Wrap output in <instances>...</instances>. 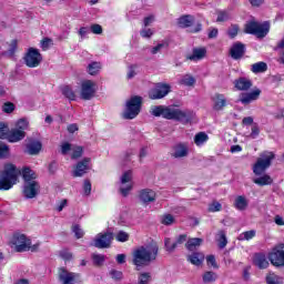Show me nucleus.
<instances>
[{
	"label": "nucleus",
	"mask_w": 284,
	"mask_h": 284,
	"mask_svg": "<svg viewBox=\"0 0 284 284\" xmlns=\"http://www.w3.org/2000/svg\"><path fill=\"white\" fill-rule=\"evenodd\" d=\"M59 280L62 284H79L82 283L81 273L69 272L65 267L59 268Z\"/></svg>",
	"instance_id": "11"
},
{
	"label": "nucleus",
	"mask_w": 284,
	"mask_h": 284,
	"mask_svg": "<svg viewBox=\"0 0 284 284\" xmlns=\"http://www.w3.org/2000/svg\"><path fill=\"white\" fill-rule=\"evenodd\" d=\"M209 140H210V136L205 132H199L194 136V143L195 145H197V148H201L203 143H207Z\"/></svg>",
	"instance_id": "36"
},
{
	"label": "nucleus",
	"mask_w": 284,
	"mask_h": 284,
	"mask_svg": "<svg viewBox=\"0 0 284 284\" xmlns=\"http://www.w3.org/2000/svg\"><path fill=\"white\" fill-rule=\"evenodd\" d=\"M14 110H17V106L12 102H4L2 104V112H4V114H12Z\"/></svg>",
	"instance_id": "44"
},
{
	"label": "nucleus",
	"mask_w": 284,
	"mask_h": 284,
	"mask_svg": "<svg viewBox=\"0 0 284 284\" xmlns=\"http://www.w3.org/2000/svg\"><path fill=\"white\" fill-rule=\"evenodd\" d=\"M43 150V143L41 141L31 138L29 139L28 143L26 144V154H30V156H37Z\"/></svg>",
	"instance_id": "16"
},
{
	"label": "nucleus",
	"mask_w": 284,
	"mask_h": 284,
	"mask_svg": "<svg viewBox=\"0 0 284 284\" xmlns=\"http://www.w3.org/2000/svg\"><path fill=\"white\" fill-rule=\"evenodd\" d=\"M135 68H138L136 64H131L129 67V72L126 74V79H134L136 77V71H135Z\"/></svg>",
	"instance_id": "61"
},
{
	"label": "nucleus",
	"mask_w": 284,
	"mask_h": 284,
	"mask_svg": "<svg viewBox=\"0 0 284 284\" xmlns=\"http://www.w3.org/2000/svg\"><path fill=\"white\" fill-rule=\"evenodd\" d=\"M39 190H41V185H39V182L32 181L24 183L23 186V195L24 199H36L39 194Z\"/></svg>",
	"instance_id": "15"
},
{
	"label": "nucleus",
	"mask_w": 284,
	"mask_h": 284,
	"mask_svg": "<svg viewBox=\"0 0 284 284\" xmlns=\"http://www.w3.org/2000/svg\"><path fill=\"white\" fill-rule=\"evenodd\" d=\"M72 232H73L75 239H83V236L85 235V232H83L81 230V225H79V224H74L72 226Z\"/></svg>",
	"instance_id": "51"
},
{
	"label": "nucleus",
	"mask_w": 284,
	"mask_h": 284,
	"mask_svg": "<svg viewBox=\"0 0 284 284\" xmlns=\"http://www.w3.org/2000/svg\"><path fill=\"white\" fill-rule=\"evenodd\" d=\"M10 134V126L7 123L0 122V139L8 140Z\"/></svg>",
	"instance_id": "40"
},
{
	"label": "nucleus",
	"mask_w": 284,
	"mask_h": 284,
	"mask_svg": "<svg viewBox=\"0 0 284 284\" xmlns=\"http://www.w3.org/2000/svg\"><path fill=\"white\" fill-rule=\"evenodd\" d=\"M276 159V154L272 151H264L260 154V158L253 165V174L255 176H262L263 173L272 166V161Z\"/></svg>",
	"instance_id": "6"
},
{
	"label": "nucleus",
	"mask_w": 284,
	"mask_h": 284,
	"mask_svg": "<svg viewBox=\"0 0 284 284\" xmlns=\"http://www.w3.org/2000/svg\"><path fill=\"white\" fill-rule=\"evenodd\" d=\"M189 149L187 145L180 143L174 146V152L172 153L173 159H183L187 156Z\"/></svg>",
	"instance_id": "27"
},
{
	"label": "nucleus",
	"mask_w": 284,
	"mask_h": 284,
	"mask_svg": "<svg viewBox=\"0 0 284 284\" xmlns=\"http://www.w3.org/2000/svg\"><path fill=\"white\" fill-rule=\"evenodd\" d=\"M109 274H110L111 278H113V281H121L123 278V272L114 270V268H112L109 272Z\"/></svg>",
	"instance_id": "53"
},
{
	"label": "nucleus",
	"mask_w": 284,
	"mask_h": 284,
	"mask_svg": "<svg viewBox=\"0 0 284 284\" xmlns=\"http://www.w3.org/2000/svg\"><path fill=\"white\" fill-rule=\"evenodd\" d=\"M217 278H219V275L214 271H206L202 275V281L205 284L216 283Z\"/></svg>",
	"instance_id": "34"
},
{
	"label": "nucleus",
	"mask_w": 284,
	"mask_h": 284,
	"mask_svg": "<svg viewBox=\"0 0 284 284\" xmlns=\"http://www.w3.org/2000/svg\"><path fill=\"white\" fill-rule=\"evenodd\" d=\"M172 92V85L165 82H158L153 89L149 91V99L151 101H159L165 99Z\"/></svg>",
	"instance_id": "7"
},
{
	"label": "nucleus",
	"mask_w": 284,
	"mask_h": 284,
	"mask_svg": "<svg viewBox=\"0 0 284 284\" xmlns=\"http://www.w3.org/2000/svg\"><path fill=\"white\" fill-rule=\"evenodd\" d=\"M186 261L191 265H195L196 267L203 265V261H205V255H203L201 252H193L191 255H187Z\"/></svg>",
	"instance_id": "25"
},
{
	"label": "nucleus",
	"mask_w": 284,
	"mask_h": 284,
	"mask_svg": "<svg viewBox=\"0 0 284 284\" xmlns=\"http://www.w3.org/2000/svg\"><path fill=\"white\" fill-rule=\"evenodd\" d=\"M245 34H253L257 39H265L266 34H270V21L260 23L258 21L251 20L244 26Z\"/></svg>",
	"instance_id": "5"
},
{
	"label": "nucleus",
	"mask_w": 284,
	"mask_h": 284,
	"mask_svg": "<svg viewBox=\"0 0 284 284\" xmlns=\"http://www.w3.org/2000/svg\"><path fill=\"white\" fill-rule=\"evenodd\" d=\"M94 85L97 84L92 80L82 82L80 97L83 101H91V99H94V94L97 93Z\"/></svg>",
	"instance_id": "12"
},
{
	"label": "nucleus",
	"mask_w": 284,
	"mask_h": 284,
	"mask_svg": "<svg viewBox=\"0 0 284 284\" xmlns=\"http://www.w3.org/2000/svg\"><path fill=\"white\" fill-rule=\"evenodd\" d=\"M253 183L260 187H265V185H272V183H274V179L268 174H263L260 178L254 179Z\"/></svg>",
	"instance_id": "29"
},
{
	"label": "nucleus",
	"mask_w": 284,
	"mask_h": 284,
	"mask_svg": "<svg viewBox=\"0 0 284 284\" xmlns=\"http://www.w3.org/2000/svg\"><path fill=\"white\" fill-rule=\"evenodd\" d=\"M130 181H132V171L129 170L122 174L121 183L125 184L130 183Z\"/></svg>",
	"instance_id": "58"
},
{
	"label": "nucleus",
	"mask_w": 284,
	"mask_h": 284,
	"mask_svg": "<svg viewBox=\"0 0 284 284\" xmlns=\"http://www.w3.org/2000/svg\"><path fill=\"white\" fill-rule=\"evenodd\" d=\"M91 32L93 34H103V27H101V24H91Z\"/></svg>",
	"instance_id": "60"
},
{
	"label": "nucleus",
	"mask_w": 284,
	"mask_h": 284,
	"mask_svg": "<svg viewBox=\"0 0 284 284\" xmlns=\"http://www.w3.org/2000/svg\"><path fill=\"white\" fill-rule=\"evenodd\" d=\"M179 28L186 29L192 28L194 26V16L192 14H184L178 19Z\"/></svg>",
	"instance_id": "26"
},
{
	"label": "nucleus",
	"mask_w": 284,
	"mask_h": 284,
	"mask_svg": "<svg viewBox=\"0 0 284 284\" xmlns=\"http://www.w3.org/2000/svg\"><path fill=\"white\" fill-rule=\"evenodd\" d=\"M115 241L119 243H128V241H130V234L125 231H119L115 235Z\"/></svg>",
	"instance_id": "41"
},
{
	"label": "nucleus",
	"mask_w": 284,
	"mask_h": 284,
	"mask_svg": "<svg viewBox=\"0 0 284 284\" xmlns=\"http://www.w3.org/2000/svg\"><path fill=\"white\" fill-rule=\"evenodd\" d=\"M213 101V110L215 112H221L225 105H227V99H225V95L223 93H216L214 98L212 99Z\"/></svg>",
	"instance_id": "21"
},
{
	"label": "nucleus",
	"mask_w": 284,
	"mask_h": 284,
	"mask_svg": "<svg viewBox=\"0 0 284 284\" xmlns=\"http://www.w3.org/2000/svg\"><path fill=\"white\" fill-rule=\"evenodd\" d=\"M10 156V146L8 144H0V160L8 159Z\"/></svg>",
	"instance_id": "45"
},
{
	"label": "nucleus",
	"mask_w": 284,
	"mask_h": 284,
	"mask_svg": "<svg viewBox=\"0 0 284 284\" xmlns=\"http://www.w3.org/2000/svg\"><path fill=\"white\" fill-rule=\"evenodd\" d=\"M28 125H30V123L26 118L19 119L16 123V130H21L22 132H26V130H28Z\"/></svg>",
	"instance_id": "43"
},
{
	"label": "nucleus",
	"mask_w": 284,
	"mask_h": 284,
	"mask_svg": "<svg viewBox=\"0 0 284 284\" xmlns=\"http://www.w3.org/2000/svg\"><path fill=\"white\" fill-rule=\"evenodd\" d=\"M234 88L237 89L240 92H247V90L252 89V80L240 77L239 79L234 80Z\"/></svg>",
	"instance_id": "19"
},
{
	"label": "nucleus",
	"mask_w": 284,
	"mask_h": 284,
	"mask_svg": "<svg viewBox=\"0 0 284 284\" xmlns=\"http://www.w3.org/2000/svg\"><path fill=\"white\" fill-rule=\"evenodd\" d=\"M90 158H84L75 164V169L73 171L74 179H79L84 174H88V170H90Z\"/></svg>",
	"instance_id": "17"
},
{
	"label": "nucleus",
	"mask_w": 284,
	"mask_h": 284,
	"mask_svg": "<svg viewBox=\"0 0 284 284\" xmlns=\"http://www.w3.org/2000/svg\"><path fill=\"white\" fill-rule=\"evenodd\" d=\"M70 150H72V144H70V142H64L61 145V154H63V156H65V154H68V152H70Z\"/></svg>",
	"instance_id": "62"
},
{
	"label": "nucleus",
	"mask_w": 284,
	"mask_h": 284,
	"mask_svg": "<svg viewBox=\"0 0 284 284\" xmlns=\"http://www.w3.org/2000/svg\"><path fill=\"white\" fill-rule=\"evenodd\" d=\"M251 72H253V74H263V72H267V63L263 61L253 63L251 65Z\"/></svg>",
	"instance_id": "32"
},
{
	"label": "nucleus",
	"mask_w": 284,
	"mask_h": 284,
	"mask_svg": "<svg viewBox=\"0 0 284 284\" xmlns=\"http://www.w3.org/2000/svg\"><path fill=\"white\" fill-rule=\"evenodd\" d=\"M23 61L27 68H39L41 62L43 61V55L39 51V49L29 48L27 53L23 57Z\"/></svg>",
	"instance_id": "8"
},
{
	"label": "nucleus",
	"mask_w": 284,
	"mask_h": 284,
	"mask_svg": "<svg viewBox=\"0 0 284 284\" xmlns=\"http://www.w3.org/2000/svg\"><path fill=\"white\" fill-rule=\"evenodd\" d=\"M216 21L217 23H224L225 21H230V13L227 11H219Z\"/></svg>",
	"instance_id": "48"
},
{
	"label": "nucleus",
	"mask_w": 284,
	"mask_h": 284,
	"mask_svg": "<svg viewBox=\"0 0 284 284\" xmlns=\"http://www.w3.org/2000/svg\"><path fill=\"white\" fill-rule=\"evenodd\" d=\"M216 242L220 250H225V247H227V233L224 230L217 232Z\"/></svg>",
	"instance_id": "31"
},
{
	"label": "nucleus",
	"mask_w": 284,
	"mask_h": 284,
	"mask_svg": "<svg viewBox=\"0 0 284 284\" xmlns=\"http://www.w3.org/2000/svg\"><path fill=\"white\" fill-rule=\"evenodd\" d=\"M242 236L244 241H252V239H254V236H256V231L255 230H251V231H245L242 233Z\"/></svg>",
	"instance_id": "56"
},
{
	"label": "nucleus",
	"mask_w": 284,
	"mask_h": 284,
	"mask_svg": "<svg viewBox=\"0 0 284 284\" xmlns=\"http://www.w3.org/2000/svg\"><path fill=\"white\" fill-rule=\"evenodd\" d=\"M254 265L258 267V270H267L270 267V262L267 261V256L264 253H256L254 256Z\"/></svg>",
	"instance_id": "23"
},
{
	"label": "nucleus",
	"mask_w": 284,
	"mask_h": 284,
	"mask_svg": "<svg viewBox=\"0 0 284 284\" xmlns=\"http://www.w3.org/2000/svg\"><path fill=\"white\" fill-rule=\"evenodd\" d=\"M164 247L169 254H172V252H175L176 250V244L175 242H172V239L165 237L164 239Z\"/></svg>",
	"instance_id": "39"
},
{
	"label": "nucleus",
	"mask_w": 284,
	"mask_h": 284,
	"mask_svg": "<svg viewBox=\"0 0 284 284\" xmlns=\"http://www.w3.org/2000/svg\"><path fill=\"white\" fill-rule=\"evenodd\" d=\"M239 24H232L231 28H229L227 30L230 39H236V37H239Z\"/></svg>",
	"instance_id": "49"
},
{
	"label": "nucleus",
	"mask_w": 284,
	"mask_h": 284,
	"mask_svg": "<svg viewBox=\"0 0 284 284\" xmlns=\"http://www.w3.org/2000/svg\"><path fill=\"white\" fill-rule=\"evenodd\" d=\"M19 174H21V171L17 169V165L7 164L0 173V190L4 192L12 190L17 185V181H19Z\"/></svg>",
	"instance_id": "3"
},
{
	"label": "nucleus",
	"mask_w": 284,
	"mask_h": 284,
	"mask_svg": "<svg viewBox=\"0 0 284 284\" xmlns=\"http://www.w3.org/2000/svg\"><path fill=\"white\" fill-rule=\"evenodd\" d=\"M207 54V49L205 48H193V53L190 55H186V59L189 61H201V59H205V55Z\"/></svg>",
	"instance_id": "24"
},
{
	"label": "nucleus",
	"mask_w": 284,
	"mask_h": 284,
	"mask_svg": "<svg viewBox=\"0 0 284 284\" xmlns=\"http://www.w3.org/2000/svg\"><path fill=\"white\" fill-rule=\"evenodd\" d=\"M245 52H247L245 43L237 41L232 44L229 54L234 61H241L245 57Z\"/></svg>",
	"instance_id": "13"
},
{
	"label": "nucleus",
	"mask_w": 284,
	"mask_h": 284,
	"mask_svg": "<svg viewBox=\"0 0 284 284\" xmlns=\"http://www.w3.org/2000/svg\"><path fill=\"white\" fill-rule=\"evenodd\" d=\"M22 179L24 183H32L37 176L34 175V171H32L30 168H24L22 170Z\"/></svg>",
	"instance_id": "37"
},
{
	"label": "nucleus",
	"mask_w": 284,
	"mask_h": 284,
	"mask_svg": "<svg viewBox=\"0 0 284 284\" xmlns=\"http://www.w3.org/2000/svg\"><path fill=\"white\" fill-rule=\"evenodd\" d=\"M50 43H52V39H50V38L42 39V41H41L42 50H44V51L48 50L50 48Z\"/></svg>",
	"instance_id": "64"
},
{
	"label": "nucleus",
	"mask_w": 284,
	"mask_h": 284,
	"mask_svg": "<svg viewBox=\"0 0 284 284\" xmlns=\"http://www.w3.org/2000/svg\"><path fill=\"white\" fill-rule=\"evenodd\" d=\"M267 258L273 267H284V244L274 246Z\"/></svg>",
	"instance_id": "9"
},
{
	"label": "nucleus",
	"mask_w": 284,
	"mask_h": 284,
	"mask_svg": "<svg viewBox=\"0 0 284 284\" xmlns=\"http://www.w3.org/2000/svg\"><path fill=\"white\" fill-rule=\"evenodd\" d=\"M201 245H203V239L201 237H191L185 243V247L189 252H194V250L201 247Z\"/></svg>",
	"instance_id": "28"
},
{
	"label": "nucleus",
	"mask_w": 284,
	"mask_h": 284,
	"mask_svg": "<svg viewBox=\"0 0 284 284\" xmlns=\"http://www.w3.org/2000/svg\"><path fill=\"white\" fill-rule=\"evenodd\" d=\"M247 199L244 195H239L234 201V209L239 210L240 212H243L247 210Z\"/></svg>",
	"instance_id": "30"
},
{
	"label": "nucleus",
	"mask_w": 284,
	"mask_h": 284,
	"mask_svg": "<svg viewBox=\"0 0 284 284\" xmlns=\"http://www.w3.org/2000/svg\"><path fill=\"white\" fill-rule=\"evenodd\" d=\"M159 256V245L151 244L149 246H140L133 251L132 264L136 272H141L143 267H148L152 261H156Z\"/></svg>",
	"instance_id": "2"
},
{
	"label": "nucleus",
	"mask_w": 284,
	"mask_h": 284,
	"mask_svg": "<svg viewBox=\"0 0 284 284\" xmlns=\"http://www.w3.org/2000/svg\"><path fill=\"white\" fill-rule=\"evenodd\" d=\"M11 243L14 245L16 252H30V245H32V241L26 234L19 233L12 236Z\"/></svg>",
	"instance_id": "10"
},
{
	"label": "nucleus",
	"mask_w": 284,
	"mask_h": 284,
	"mask_svg": "<svg viewBox=\"0 0 284 284\" xmlns=\"http://www.w3.org/2000/svg\"><path fill=\"white\" fill-rule=\"evenodd\" d=\"M175 219L174 215L172 214H164L161 219V223L162 225H173V223H175Z\"/></svg>",
	"instance_id": "46"
},
{
	"label": "nucleus",
	"mask_w": 284,
	"mask_h": 284,
	"mask_svg": "<svg viewBox=\"0 0 284 284\" xmlns=\"http://www.w3.org/2000/svg\"><path fill=\"white\" fill-rule=\"evenodd\" d=\"M209 212H221L223 210V205L219 201H213L209 204Z\"/></svg>",
	"instance_id": "52"
},
{
	"label": "nucleus",
	"mask_w": 284,
	"mask_h": 284,
	"mask_svg": "<svg viewBox=\"0 0 284 284\" xmlns=\"http://www.w3.org/2000/svg\"><path fill=\"white\" fill-rule=\"evenodd\" d=\"M23 139H26V131L19 129L9 130V135L7 138L9 143H19V141H23Z\"/></svg>",
	"instance_id": "22"
},
{
	"label": "nucleus",
	"mask_w": 284,
	"mask_h": 284,
	"mask_svg": "<svg viewBox=\"0 0 284 284\" xmlns=\"http://www.w3.org/2000/svg\"><path fill=\"white\" fill-rule=\"evenodd\" d=\"M258 97H261V89H255L251 92L241 93L239 101L243 105H250L252 101H257Z\"/></svg>",
	"instance_id": "18"
},
{
	"label": "nucleus",
	"mask_w": 284,
	"mask_h": 284,
	"mask_svg": "<svg viewBox=\"0 0 284 284\" xmlns=\"http://www.w3.org/2000/svg\"><path fill=\"white\" fill-rule=\"evenodd\" d=\"M139 199L142 203H154L156 201V192L151 189H143L139 192Z\"/></svg>",
	"instance_id": "20"
},
{
	"label": "nucleus",
	"mask_w": 284,
	"mask_h": 284,
	"mask_svg": "<svg viewBox=\"0 0 284 284\" xmlns=\"http://www.w3.org/2000/svg\"><path fill=\"white\" fill-rule=\"evenodd\" d=\"M61 92L69 101H77V93L72 90V87L64 85L62 87Z\"/></svg>",
	"instance_id": "35"
},
{
	"label": "nucleus",
	"mask_w": 284,
	"mask_h": 284,
	"mask_svg": "<svg viewBox=\"0 0 284 284\" xmlns=\"http://www.w3.org/2000/svg\"><path fill=\"white\" fill-rule=\"evenodd\" d=\"M92 260H93V265H95V267H101V265H103V263H105V255L93 254Z\"/></svg>",
	"instance_id": "42"
},
{
	"label": "nucleus",
	"mask_w": 284,
	"mask_h": 284,
	"mask_svg": "<svg viewBox=\"0 0 284 284\" xmlns=\"http://www.w3.org/2000/svg\"><path fill=\"white\" fill-rule=\"evenodd\" d=\"M174 243L175 247H179V245H183V243H187V234H180Z\"/></svg>",
	"instance_id": "57"
},
{
	"label": "nucleus",
	"mask_w": 284,
	"mask_h": 284,
	"mask_svg": "<svg viewBox=\"0 0 284 284\" xmlns=\"http://www.w3.org/2000/svg\"><path fill=\"white\" fill-rule=\"evenodd\" d=\"M114 235L110 232L106 233H99L97 239L94 240V247L98 250H105L112 245V240Z\"/></svg>",
	"instance_id": "14"
},
{
	"label": "nucleus",
	"mask_w": 284,
	"mask_h": 284,
	"mask_svg": "<svg viewBox=\"0 0 284 284\" xmlns=\"http://www.w3.org/2000/svg\"><path fill=\"white\" fill-rule=\"evenodd\" d=\"M141 108H143V98L141 95H133L126 102L124 111L122 112V119L132 121L141 114Z\"/></svg>",
	"instance_id": "4"
},
{
	"label": "nucleus",
	"mask_w": 284,
	"mask_h": 284,
	"mask_svg": "<svg viewBox=\"0 0 284 284\" xmlns=\"http://www.w3.org/2000/svg\"><path fill=\"white\" fill-rule=\"evenodd\" d=\"M196 79L190 74L184 75L183 79L181 80V84L186 85L187 88L194 87Z\"/></svg>",
	"instance_id": "38"
},
{
	"label": "nucleus",
	"mask_w": 284,
	"mask_h": 284,
	"mask_svg": "<svg viewBox=\"0 0 284 284\" xmlns=\"http://www.w3.org/2000/svg\"><path fill=\"white\" fill-rule=\"evenodd\" d=\"M101 68H102L101 62L93 61V62L88 64L87 72L91 77H97V74H99V72H101Z\"/></svg>",
	"instance_id": "33"
},
{
	"label": "nucleus",
	"mask_w": 284,
	"mask_h": 284,
	"mask_svg": "<svg viewBox=\"0 0 284 284\" xmlns=\"http://www.w3.org/2000/svg\"><path fill=\"white\" fill-rule=\"evenodd\" d=\"M281 276L271 274L266 276V284H282Z\"/></svg>",
	"instance_id": "47"
},
{
	"label": "nucleus",
	"mask_w": 284,
	"mask_h": 284,
	"mask_svg": "<svg viewBox=\"0 0 284 284\" xmlns=\"http://www.w3.org/2000/svg\"><path fill=\"white\" fill-rule=\"evenodd\" d=\"M207 265H211V267H214V270H219V264H216V257L214 255H209L206 257Z\"/></svg>",
	"instance_id": "59"
},
{
	"label": "nucleus",
	"mask_w": 284,
	"mask_h": 284,
	"mask_svg": "<svg viewBox=\"0 0 284 284\" xmlns=\"http://www.w3.org/2000/svg\"><path fill=\"white\" fill-rule=\"evenodd\" d=\"M60 256L63 258V261H72V253H70L68 250L61 251Z\"/></svg>",
	"instance_id": "63"
},
{
	"label": "nucleus",
	"mask_w": 284,
	"mask_h": 284,
	"mask_svg": "<svg viewBox=\"0 0 284 284\" xmlns=\"http://www.w3.org/2000/svg\"><path fill=\"white\" fill-rule=\"evenodd\" d=\"M152 116H162L166 121H179L180 123H190L194 119V111L174 109L165 105H154L150 110Z\"/></svg>",
	"instance_id": "1"
},
{
	"label": "nucleus",
	"mask_w": 284,
	"mask_h": 284,
	"mask_svg": "<svg viewBox=\"0 0 284 284\" xmlns=\"http://www.w3.org/2000/svg\"><path fill=\"white\" fill-rule=\"evenodd\" d=\"M83 192L85 196H90V194H92V182H90V180H84Z\"/></svg>",
	"instance_id": "54"
},
{
	"label": "nucleus",
	"mask_w": 284,
	"mask_h": 284,
	"mask_svg": "<svg viewBox=\"0 0 284 284\" xmlns=\"http://www.w3.org/2000/svg\"><path fill=\"white\" fill-rule=\"evenodd\" d=\"M142 39H151L154 36V30L152 29H142L140 31Z\"/></svg>",
	"instance_id": "55"
},
{
	"label": "nucleus",
	"mask_w": 284,
	"mask_h": 284,
	"mask_svg": "<svg viewBox=\"0 0 284 284\" xmlns=\"http://www.w3.org/2000/svg\"><path fill=\"white\" fill-rule=\"evenodd\" d=\"M81 156H83V146H75L71 154V159L77 161V159H81Z\"/></svg>",
	"instance_id": "50"
}]
</instances>
